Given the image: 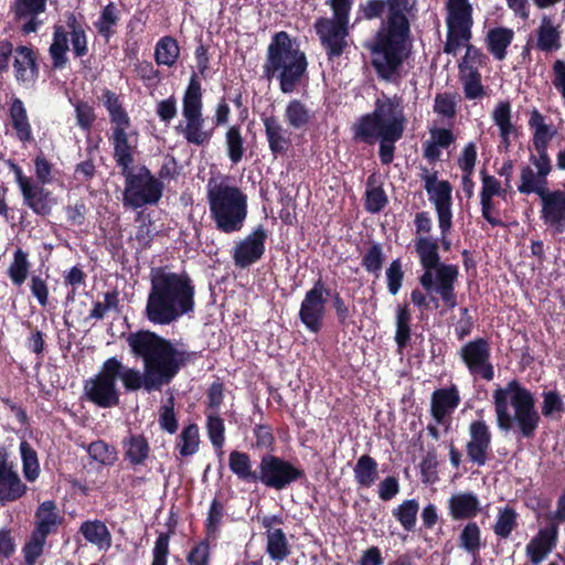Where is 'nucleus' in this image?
Returning a JSON list of instances; mask_svg holds the SVG:
<instances>
[{
  "label": "nucleus",
  "mask_w": 565,
  "mask_h": 565,
  "mask_svg": "<svg viewBox=\"0 0 565 565\" xmlns=\"http://www.w3.org/2000/svg\"><path fill=\"white\" fill-rule=\"evenodd\" d=\"M265 230L258 226L250 235L236 245L234 250L235 264L239 267H247L259 259L265 250Z\"/></svg>",
  "instance_id": "obj_20"
},
{
  "label": "nucleus",
  "mask_w": 565,
  "mask_h": 565,
  "mask_svg": "<svg viewBox=\"0 0 565 565\" xmlns=\"http://www.w3.org/2000/svg\"><path fill=\"white\" fill-rule=\"evenodd\" d=\"M156 61L158 64L171 66L179 56V46L175 40L162 38L156 46Z\"/></svg>",
  "instance_id": "obj_46"
},
{
  "label": "nucleus",
  "mask_w": 565,
  "mask_h": 565,
  "mask_svg": "<svg viewBox=\"0 0 565 565\" xmlns=\"http://www.w3.org/2000/svg\"><path fill=\"white\" fill-rule=\"evenodd\" d=\"M558 530L555 524L541 529L527 543L525 552L533 564H539L552 552L556 545Z\"/></svg>",
  "instance_id": "obj_24"
},
{
  "label": "nucleus",
  "mask_w": 565,
  "mask_h": 565,
  "mask_svg": "<svg viewBox=\"0 0 565 565\" xmlns=\"http://www.w3.org/2000/svg\"><path fill=\"white\" fill-rule=\"evenodd\" d=\"M497 425L500 430L509 431L516 424L524 437H531L537 428L540 416L534 408L532 394L516 381L493 392Z\"/></svg>",
  "instance_id": "obj_4"
},
{
  "label": "nucleus",
  "mask_w": 565,
  "mask_h": 565,
  "mask_svg": "<svg viewBox=\"0 0 565 565\" xmlns=\"http://www.w3.org/2000/svg\"><path fill=\"white\" fill-rule=\"evenodd\" d=\"M122 175L126 179L125 205L137 209L146 204H154L161 198L162 184L150 174L147 168H140L136 173L129 170Z\"/></svg>",
  "instance_id": "obj_12"
},
{
  "label": "nucleus",
  "mask_w": 565,
  "mask_h": 565,
  "mask_svg": "<svg viewBox=\"0 0 565 565\" xmlns=\"http://www.w3.org/2000/svg\"><path fill=\"white\" fill-rule=\"evenodd\" d=\"M460 73L466 97L469 99L482 97L484 89L481 85L480 74L477 68L473 66H462Z\"/></svg>",
  "instance_id": "obj_43"
},
{
  "label": "nucleus",
  "mask_w": 565,
  "mask_h": 565,
  "mask_svg": "<svg viewBox=\"0 0 565 565\" xmlns=\"http://www.w3.org/2000/svg\"><path fill=\"white\" fill-rule=\"evenodd\" d=\"M26 487L13 469L0 475V501H14L22 497Z\"/></svg>",
  "instance_id": "obj_36"
},
{
  "label": "nucleus",
  "mask_w": 565,
  "mask_h": 565,
  "mask_svg": "<svg viewBox=\"0 0 565 565\" xmlns=\"http://www.w3.org/2000/svg\"><path fill=\"white\" fill-rule=\"evenodd\" d=\"M534 47L539 51L551 53L562 47L561 23L551 14H543L535 30Z\"/></svg>",
  "instance_id": "obj_19"
},
{
  "label": "nucleus",
  "mask_w": 565,
  "mask_h": 565,
  "mask_svg": "<svg viewBox=\"0 0 565 565\" xmlns=\"http://www.w3.org/2000/svg\"><path fill=\"white\" fill-rule=\"evenodd\" d=\"M87 452L94 461L104 466H113L117 460L116 449L103 440L89 444Z\"/></svg>",
  "instance_id": "obj_47"
},
{
  "label": "nucleus",
  "mask_w": 565,
  "mask_h": 565,
  "mask_svg": "<svg viewBox=\"0 0 565 565\" xmlns=\"http://www.w3.org/2000/svg\"><path fill=\"white\" fill-rule=\"evenodd\" d=\"M493 122L500 130V137L505 146L510 142V136L514 131L512 124V110L509 102H500L491 114Z\"/></svg>",
  "instance_id": "obj_37"
},
{
  "label": "nucleus",
  "mask_w": 565,
  "mask_h": 565,
  "mask_svg": "<svg viewBox=\"0 0 565 565\" xmlns=\"http://www.w3.org/2000/svg\"><path fill=\"white\" fill-rule=\"evenodd\" d=\"M10 119L15 130L17 137L21 141H29L32 138L31 125L29 122L26 109L21 99L14 98L10 106Z\"/></svg>",
  "instance_id": "obj_33"
},
{
  "label": "nucleus",
  "mask_w": 565,
  "mask_h": 565,
  "mask_svg": "<svg viewBox=\"0 0 565 565\" xmlns=\"http://www.w3.org/2000/svg\"><path fill=\"white\" fill-rule=\"evenodd\" d=\"M419 504L416 500H406L393 510V515L406 531L414 530L417 520Z\"/></svg>",
  "instance_id": "obj_44"
},
{
  "label": "nucleus",
  "mask_w": 565,
  "mask_h": 565,
  "mask_svg": "<svg viewBox=\"0 0 565 565\" xmlns=\"http://www.w3.org/2000/svg\"><path fill=\"white\" fill-rule=\"evenodd\" d=\"M47 0H17L14 12L19 20H25L22 24L24 33L35 32L41 24L38 15L44 12Z\"/></svg>",
  "instance_id": "obj_30"
},
{
  "label": "nucleus",
  "mask_w": 565,
  "mask_h": 565,
  "mask_svg": "<svg viewBox=\"0 0 565 565\" xmlns=\"http://www.w3.org/2000/svg\"><path fill=\"white\" fill-rule=\"evenodd\" d=\"M20 452L23 462V473L29 481H34L39 477L40 466L38 461L36 452L26 443L20 444Z\"/></svg>",
  "instance_id": "obj_51"
},
{
  "label": "nucleus",
  "mask_w": 565,
  "mask_h": 565,
  "mask_svg": "<svg viewBox=\"0 0 565 565\" xmlns=\"http://www.w3.org/2000/svg\"><path fill=\"white\" fill-rule=\"evenodd\" d=\"M414 245L424 270L441 264L437 239L419 238V241H414Z\"/></svg>",
  "instance_id": "obj_39"
},
{
  "label": "nucleus",
  "mask_w": 565,
  "mask_h": 565,
  "mask_svg": "<svg viewBox=\"0 0 565 565\" xmlns=\"http://www.w3.org/2000/svg\"><path fill=\"white\" fill-rule=\"evenodd\" d=\"M514 32L512 29L498 26L489 30L486 42L489 52L498 60L502 61L507 56V49L512 43Z\"/></svg>",
  "instance_id": "obj_32"
},
{
  "label": "nucleus",
  "mask_w": 565,
  "mask_h": 565,
  "mask_svg": "<svg viewBox=\"0 0 565 565\" xmlns=\"http://www.w3.org/2000/svg\"><path fill=\"white\" fill-rule=\"evenodd\" d=\"M146 316L154 324L168 326L194 309L195 288L184 271L153 268Z\"/></svg>",
  "instance_id": "obj_3"
},
{
  "label": "nucleus",
  "mask_w": 565,
  "mask_h": 565,
  "mask_svg": "<svg viewBox=\"0 0 565 565\" xmlns=\"http://www.w3.org/2000/svg\"><path fill=\"white\" fill-rule=\"evenodd\" d=\"M28 271L29 262L26 258V254L23 250L18 249L14 253L13 262L8 269L9 277L11 278L13 284H15L17 286H21L28 277Z\"/></svg>",
  "instance_id": "obj_52"
},
{
  "label": "nucleus",
  "mask_w": 565,
  "mask_h": 565,
  "mask_svg": "<svg viewBox=\"0 0 565 565\" xmlns=\"http://www.w3.org/2000/svg\"><path fill=\"white\" fill-rule=\"evenodd\" d=\"M228 466L231 471L244 481L257 482L258 471L252 469L249 456L234 450L230 454Z\"/></svg>",
  "instance_id": "obj_38"
},
{
  "label": "nucleus",
  "mask_w": 565,
  "mask_h": 565,
  "mask_svg": "<svg viewBox=\"0 0 565 565\" xmlns=\"http://www.w3.org/2000/svg\"><path fill=\"white\" fill-rule=\"evenodd\" d=\"M458 278V268L455 265L439 264L425 269L419 282L429 294L438 295L449 308L457 306L454 285Z\"/></svg>",
  "instance_id": "obj_13"
},
{
  "label": "nucleus",
  "mask_w": 565,
  "mask_h": 565,
  "mask_svg": "<svg viewBox=\"0 0 565 565\" xmlns=\"http://www.w3.org/2000/svg\"><path fill=\"white\" fill-rule=\"evenodd\" d=\"M13 73L17 82L24 87H32L38 78L39 70L35 55L30 47L18 46L13 55Z\"/></svg>",
  "instance_id": "obj_23"
},
{
  "label": "nucleus",
  "mask_w": 565,
  "mask_h": 565,
  "mask_svg": "<svg viewBox=\"0 0 565 565\" xmlns=\"http://www.w3.org/2000/svg\"><path fill=\"white\" fill-rule=\"evenodd\" d=\"M542 218L558 233L565 232V189L540 192Z\"/></svg>",
  "instance_id": "obj_18"
},
{
  "label": "nucleus",
  "mask_w": 565,
  "mask_h": 565,
  "mask_svg": "<svg viewBox=\"0 0 565 565\" xmlns=\"http://www.w3.org/2000/svg\"><path fill=\"white\" fill-rule=\"evenodd\" d=\"M125 457L132 465H140L149 455L148 441L142 436H130L124 441Z\"/></svg>",
  "instance_id": "obj_42"
},
{
  "label": "nucleus",
  "mask_w": 565,
  "mask_h": 565,
  "mask_svg": "<svg viewBox=\"0 0 565 565\" xmlns=\"http://www.w3.org/2000/svg\"><path fill=\"white\" fill-rule=\"evenodd\" d=\"M120 361L116 358L106 360L94 377L84 385L86 397L99 407L108 408L119 403V393L116 386Z\"/></svg>",
  "instance_id": "obj_11"
},
{
  "label": "nucleus",
  "mask_w": 565,
  "mask_h": 565,
  "mask_svg": "<svg viewBox=\"0 0 565 565\" xmlns=\"http://www.w3.org/2000/svg\"><path fill=\"white\" fill-rule=\"evenodd\" d=\"M263 122L270 151L274 154L286 152L291 141L288 128L275 116L264 118Z\"/></svg>",
  "instance_id": "obj_29"
},
{
  "label": "nucleus",
  "mask_w": 565,
  "mask_h": 565,
  "mask_svg": "<svg viewBox=\"0 0 565 565\" xmlns=\"http://www.w3.org/2000/svg\"><path fill=\"white\" fill-rule=\"evenodd\" d=\"M411 312L406 307H398L396 310L395 342L399 350L406 347L411 337Z\"/></svg>",
  "instance_id": "obj_48"
},
{
  "label": "nucleus",
  "mask_w": 565,
  "mask_h": 565,
  "mask_svg": "<svg viewBox=\"0 0 565 565\" xmlns=\"http://www.w3.org/2000/svg\"><path fill=\"white\" fill-rule=\"evenodd\" d=\"M81 533L86 541L99 550H107L111 544V535L107 526L100 521H86L81 526Z\"/></svg>",
  "instance_id": "obj_34"
},
{
  "label": "nucleus",
  "mask_w": 565,
  "mask_h": 565,
  "mask_svg": "<svg viewBox=\"0 0 565 565\" xmlns=\"http://www.w3.org/2000/svg\"><path fill=\"white\" fill-rule=\"evenodd\" d=\"M17 182L21 189L24 202L38 214L45 215L50 211L47 198L50 192L23 175L20 168H14Z\"/></svg>",
  "instance_id": "obj_21"
},
{
  "label": "nucleus",
  "mask_w": 565,
  "mask_h": 565,
  "mask_svg": "<svg viewBox=\"0 0 565 565\" xmlns=\"http://www.w3.org/2000/svg\"><path fill=\"white\" fill-rule=\"evenodd\" d=\"M329 290L321 281H317L309 289L300 303L299 319L306 329L312 333H318L327 315Z\"/></svg>",
  "instance_id": "obj_14"
},
{
  "label": "nucleus",
  "mask_w": 565,
  "mask_h": 565,
  "mask_svg": "<svg viewBox=\"0 0 565 565\" xmlns=\"http://www.w3.org/2000/svg\"><path fill=\"white\" fill-rule=\"evenodd\" d=\"M477 161V147L473 142H469L463 148L458 159V166L463 173L472 174Z\"/></svg>",
  "instance_id": "obj_60"
},
{
  "label": "nucleus",
  "mask_w": 565,
  "mask_h": 565,
  "mask_svg": "<svg viewBox=\"0 0 565 565\" xmlns=\"http://www.w3.org/2000/svg\"><path fill=\"white\" fill-rule=\"evenodd\" d=\"M206 198L217 230L227 234L242 230L247 216V195L228 177L211 178Z\"/></svg>",
  "instance_id": "obj_5"
},
{
  "label": "nucleus",
  "mask_w": 565,
  "mask_h": 565,
  "mask_svg": "<svg viewBox=\"0 0 565 565\" xmlns=\"http://www.w3.org/2000/svg\"><path fill=\"white\" fill-rule=\"evenodd\" d=\"M472 4L469 0H447L446 25L447 42L445 52L456 54L462 44L469 42L473 24Z\"/></svg>",
  "instance_id": "obj_10"
},
{
  "label": "nucleus",
  "mask_w": 565,
  "mask_h": 565,
  "mask_svg": "<svg viewBox=\"0 0 565 565\" xmlns=\"http://www.w3.org/2000/svg\"><path fill=\"white\" fill-rule=\"evenodd\" d=\"M206 428L211 443L215 447H221L224 444V424L217 412L207 413Z\"/></svg>",
  "instance_id": "obj_57"
},
{
  "label": "nucleus",
  "mask_w": 565,
  "mask_h": 565,
  "mask_svg": "<svg viewBox=\"0 0 565 565\" xmlns=\"http://www.w3.org/2000/svg\"><path fill=\"white\" fill-rule=\"evenodd\" d=\"M333 19H321L316 29L330 56H339L347 45L349 12L352 0H330Z\"/></svg>",
  "instance_id": "obj_9"
},
{
  "label": "nucleus",
  "mask_w": 565,
  "mask_h": 565,
  "mask_svg": "<svg viewBox=\"0 0 565 565\" xmlns=\"http://www.w3.org/2000/svg\"><path fill=\"white\" fill-rule=\"evenodd\" d=\"M415 11L416 0H386L383 25L372 49V63L383 79H395L407 57L409 21Z\"/></svg>",
  "instance_id": "obj_2"
},
{
  "label": "nucleus",
  "mask_w": 565,
  "mask_h": 565,
  "mask_svg": "<svg viewBox=\"0 0 565 565\" xmlns=\"http://www.w3.org/2000/svg\"><path fill=\"white\" fill-rule=\"evenodd\" d=\"M61 523V516L54 502H43L35 513V529L34 531L47 537L49 534L56 531Z\"/></svg>",
  "instance_id": "obj_31"
},
{
  "label": "nucleus",
  "mask_w": 565,
  "mask_h": 565,
  "mask_svg": "<svg viewBox=\"0 0 565 565\" xmlns=\"http://www.w3.org/2000/svg\"><path fill=\"white\" fill-rule=\"evenodd\" d=\"M202 107L201 85L192 77L182 99L183 124L177 129L189 143L196 146L207 143L213 137V129L205 128Z\"/></svg>",
  "instance_id": "obj_8"
},
{
  "label": "nucleus",
  "mask_w": 565,
  "mask_h": 565,
  "mask_svg": "<svg viewBox=\"0 0 565 565\" xmlns=\"http://www.w3.org/2000/svg\"><path fill=\"white\" fill-rule=\"evenodd\" d=\"M460 546L469 553H476L480 547V529L476 523H468L460 534Z\"/></svg>",
  "instance_id": "obj_55"
},
{
  "label": "nucleus",
  "mask_w": 565,
  "mask_h": 565,
  "mask_svg": "<svg viewBox=\"0 0 565 565\" xmlns=\"http://www.w3.org/2000/svg\"><path fill=\"white\" fill-rule=\"evenodd\" d=\"M34 174L42 185L52 183L55 178L53 164L42 153L34 159Z\"/></svg>",
  "instance_id": "obj_56"
},
{
  "label": "nucleus",
  "mask_w": 565,
  "mask_h": 565,
  "mask_svg": "<svg viewBox=\"0 0 565 565\" xmlns=\"http://www.w3.org/2000/svg\"><path fill=\"white\" fill-rule=\"evenodd\" d=\"M405 128L403 107L390 98L377 99L373 114L363 117L356 135L369 142L379 140H398Z\"/></svg>",
  "instance_id": "obj_7"
},
{
  "label": "nucleus",
  "mask_w": 565,
  "mask_h": 565,
  "mask_svg": "<svg viewBox=\"0 0 565 565\" xmlns=\"http://www.w3.org/2000/svg\"><path fill=\"white\" fill-rule=\"evenodd\" d=\"M460 396L456 386L440 388L433 393L430 411L434 419L441 424L459 405Z\"/></svg>",
  "instance_id": "obj_27"
},
{
  "label": "nucleus",
  "mask_w": 565,
  "mask_h": 565,
  "mask_svg": "<svg viewBox=\"0 0 565 565\" xmlns=\"http://www.w3.org/2000/svg\"><path fill=\"white\" fill-rule=\"evenodd\" d=\"M356 483L363 488L372 487L379 478L377 462L370 456H361L353 469Z\"/></svg>",
  "instance_id": "obj_35"
},
{
  "label": "nucleus",
  "mask_w": 565,
  "mask_h": 565,
  "mask_svg": "<svg viewBox=\"0 0 565 565\" xmlns=\"http://www.w3.org/2000/svg\"><path fill=\"white\" fill-rule=\"evenodd\" d=\"M404 278V271L399 259L393 260L386 269L387 288L392 295H396Z\"/></svg>",
  "instance_id": "obj_58"
},
{
  "label": "nucleus",
  "mask_w": 565,
  "mask_h": 565,
  "mask_svg": "<svg viewBox=\"0 0 565 565\" xmlns=\"http://www.w3.org/2000/svg\"><path fill=\"white\" fill-rule=\"evenodd\" d=\"M448 508L454 520H467L478 515L481 503L477 494L470 491H458L448 499Z\"/></svg>",
  "instance_id": "obj_26"
},
{
  "label": "nucleus",
  "mask_w": 565,
  "mask_h": 565,
  "mask_svg": "<svg viewBox=\"0 0 565 565\" xmlns=\"http://www.w3.org/2000/svg\"><path fill=\"white\" fill-rule=\"evenodd\" d=\"M310 109L300 100L292 99L285 109V119L290 128H303L310 120Z\"/></svg>",
  "instance_id": "obj_40"
},
{
  "label": "nucleus",
  "mask_w": 565,
  "mask_h": 565,
  "mask_svg": "<svg viewBox=\"0 0 565 565\" xmlns=\"http://www.w3.org/2000/svg\"><path fill=\"white\" fill-rule=\"evenodd\" d=\"M115 160L122 169V173L131 170L134 151L137 147V138L134 132L127 130H114L111 136Z\"/></svg>",
  "instance_id": "obj_25"
},
{
  "label": "nucleus",
  "mask_w": 565,
  "mask_h": 565,
  "mask_svg": "<svg viewBox=\"0 0 565 565\" xmlns=\"http://www.w3.org/2000/svg\"><path fill=\"white\" fill-rule=\"evenodd\" d=\"M199 428L196 425H189L180 435L178 444L180 455L183 457L194 455L199 450Z\"/></svg>",
  "instance_id": "obj_50"
},
{
  "label": "nucleus",
  "mask_w": 565,
  "mask_h": 565,
  "mask_svg": "<svg viewBox=\"0 0 565 565\" xmlns=\"http://www.w3.org/2000/svg\"><path fill=\"white\" fill-rule=\"evenodd\" d=\"M307 58L299 46L285 32L275 35L268 46L265 71L268 77H277L282 93H292L300 83L306 70Z\"/></svg>",
  "instance_id": "obj_6"
},
{
  "label": "nucleus",
  "mask_w": 565,
  "mask_h": 565,
  "mask_svg": "<svg viewBox=\"0 0 565 565\" xmlns=\"http://www.w3.org/2000/svg\"><path fill=\"white\" fill-rule=\"evenodd\" d=\"M159 423L162 429L173 434L178 429V420L173 409V398L170 397L167 403L161 407L159 414Z\"/></svg>",
  "instance_id": "obj_59"
},
{
  "label": "nucleus",
  "mask_w": 565,
  "mask_h": 565,
  "mask_svg": "<svg viewBox=\"0 0 565 565\" xmlns=\"http://www.w3.org/2000/svg\"><path fill=\"white\" fill-rule=\"evenodd\" d=\"M68 38L62 28H55L53 43L50 46V54L54 67H63L67 61Z\"/></svg>",
  "instance_id": "obj_45"
},
{
  "label": "nucleus",
  "mask_w": 565,
  "mask_h": 565,
  "mask_svg": "<svg viewBox=\"0 0 565 565\" xmlns=\"http://www.w3.org/2000/svg\"><path fill=\"white\" fill-rule=\"evenodd\" d=\"M460 355L468 370L473 375H480L490 381L494 372L490 363V347L483 339H476L465 344L460 350Z\"/></svg>",
  "instance_id": "obj_17"
},
{
  "label": "nucleus",
  "mask_w": 565,
  "mask_h": 565,
  "mask_svg": "<svg viewBox=\"0 0 565 565\" xmlns=\"http://www.w3.org/2000/svg\"><path fill=\"white\" fill-rule=\"evenodd\" d=\"M225 143L232 163L239 162L244 154V141L238 127L232 126L228 128L225 135Z\"/></svg>",
  "instance_id": "obj_49"
},
{
  "label": "nucleus",
  "mask_w": 565,
  "mask_h": 565,
  "mask_svg": "<svg viewBox=\"0 0 565 565\" xmlns=\"http://www.w3.org/2000/svg\"><path fill=\"white\" fill-rule=\"evenodd\" d=\"M386 195L381 188L374 186L366 191V209L376 213L381 211L386 204Z\"/></svg>",
  "instance_id": "obj_64"
},
{
  "label": "nucleus",
  "mask_w": 565,
  "mask_h": 565,
  "mask_svg": "<svg viewBox=\"0 0 565 565\" xmlns=\"http://www.w3.org/2000/svg\"><path fill=\"white\" fill-rule=\"evenodd\" d=\"M529 126L533 131L532 143L536 151L547 149L550 142L557 135V128L552 122H548L546 117L537 109L531 111Z\"/></svg>",
  "instance_id": "obj_28"
},
{
  "label": "nucleus",
  "mask_w": 565,
  "mask_h": 565,
  "mask_svg": "<svg viewBox=\"0 0 565 565\" xmlns=\"http://www.w3.org/2000/svg\"><path fill=\"white\" fill-rule=\"evenodd\" d=\"M131 353L143 361V373L126 367L120 362L118 379L128 391L143 387L146 391L159 390L171 382L185 362V352L171 341L154 332L139 331L127 337Z\"/></svg>",
  "instance_id": "obj_1"
},
{
  "label": "nucleus",
  "mask_w": 565,
  "mask_h": 565,
  "mask_svg": "<svg viewBox=\"0 0 565 565\" xmlns=\"http://www.w3.org/2000/svg\"><path fill=\"white\" fill-rule=\"evenodd\" d=\"M169 554V535L161 533L152 551V564L151 565H167V558Z\"/></svg>",
  "instance_id": "obj_61"
},
{
  "label": "nucleus",
  "mask_w": 565,
  "mask_h": 565,
  "mask_svg": "<svg viewBox=\"0 0 565 565\" xmlns=\"http://www.w3.org/2000/svg\"><path fill=\"white\" fill-rule=\"evenodd\" d=\"M516 525V513L511 508L499 510L497 522L493 526L494 533L500 537H508Z\"/></svg>",
  "instance_id": "obj_53"
},
{
  "label": "nucleus",
  "mask_w": 565,
  "mask_h": 565,
  "mask_svg": "<svg viewBox=\"0 0 565 565\" xmlns=\"http://www.w3.org/2000/svg\"><path fill=\"white\" fill-rule=\"evenodd\" d=\"M267 553L274 561L281 562L289 555L288 542L281 529L267 531Z\"/></svg>",
  "instance_id": "obj_41"
},
{
  "label": "nucleus",
  "mask_w": 565,
  "mask_h": 565,
  "mask_svg": "<svg viewBox=\"0 0 565 565\" xmlns=\"http://www.w3.org/2000/svg\"><path fill=\"white\" fill-rule=\"evenodd\" d=\"M46 536L33 531L30 540L23 547V554L26 565H34L36 559L42 555Z\"/></svg>",
  "instance_id": "obj_54"
},
{
  "label": "nucleus",
  "mask_w": 565,
  "mask_h": 565,
  "mask_svg": "<svg viewBox=\"0 0 565 565\" xmlns=\"http://www.w3.org/2000/svg\"><path fill=\"white\" fill-rule=\"evenodd\" d=\"M301 475V471L290 462L267 455L260 460L257 478L266 487L281 490L300 478Z\"/></svg>",
  "instance_id": "obj_15"
},
{
  "label": "nucleus",
  "mask_w": 565,
  "mask_h": 565,
  "mask_svg": "<svg viewBox=\"0 0 565 565\" xmlns=\"http://www.w3.org/2000/svg\"><path fill=\"white\" fill-rule=\"evenodd\" d=\"M363 266L367 271H379L383 264V253L379 244L372 245L363 257Z\"/></svg>",
  "instance_id": "obj_62"
},
{
  "label": "nucleus",
  "mask_w": 565,
  "mask_h": 565,
  "mask_svg": "<svg viewBox=\"0 0 565 565\" xmlns=\"http://www.w3.org/2000/svg\"><path fill=\"white\" fill-rule=\"evenodd\" d=\"M470 439L467 444L469 459L478 466H483L487 460V451L491 443V434L484 422H472L469 427Z\"/></svg>",
  "instance_id": "obj_22"
},
{
  "label": "nucleus",
  "mask_w": 565,
  "mask_h": 565,
  "mask_svg": "<svg viewBox=\"0 0 565 565\" xmlns=\"http://www.w3.org/2000/svg\"><path fill=\"white\" fill-rule=\"evenodd\" d=\"M425 190L429 194V200L434 203L437 214L439 228L443 232H449L451 227V188L447 181H437L435 175L425 177Z\"/></svg>",
  "instance_id": "obj_16"
},
{
  "label": "nucleus",
  "mask_w": 565,
  "mask_h": 565,
  "mask_svg": "<svg viewBox=\"0 0 565 565\" xmlns=\"http://www.w3.org/2000/svg\"><path fill=\"white\" fill-rule=\"evenodd\" d=\"M541 179L531 167H524L521 171L519 191L521 193L536 192Z\"/></svg>",
  "instance_id": "obj_63"
}]
</instances>
